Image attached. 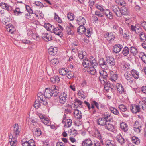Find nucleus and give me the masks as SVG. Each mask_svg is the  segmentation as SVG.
<instances>
[{
	"instance_id": "11",
	"label": "nucleus",
	"mask_w": 146,
	"mask_h": 146,
	"mask_svg": "<svg viewBox=\"0 0 146 146\" xmlns=\"http://www.w3.org/2000/svg\"><path fill=\"white\" fill-rule=\"evenodd\" d=\"M22 146H36L34 141L32 139H31L28 141H22Z\"/></svg>"
},
{
	"instance_id": "55",
	"label": "nucleus",
	"mask_w": 146,
	"mask_h": 146,
	"mask_svg": "<svg viewBox=\"0 0 146 146\" xmlns=\"http://www.w3.org/2000/svg\"><path fill=\"white\" fill-rule=\"evenodd\" d=\"M117 79V75L115 74L112 76L110 78V80L113 81H115Z\"/></svg>"
},
{
	"instance_id": "16",
	"label": "nucleus",
	"mask_w": 146,
	"mask_h": 146,
	"mask_svg": "<svg viewBox=\"0 0 146 146\" xmlns=\"http://www.w3.org/2000/svg\"><path fill=\"white\" fill-rule=\"evenodd\" d=\"M73 113L75 117L77 119H80L82 117V114L80 111L78 109H74Z\"/></svg>"
},
{
	"instance_id": "1",
	"label": "nucleus",
	"mask_w": 146,
	"mask_h": 146,
	"mask_svg": "<svg viewBox=\"0 0 146 146\" xmlns=\"http://www.w3.org/2000/svg\"><path fill=\"white\" fill-rule=\"evenodd\" d=\"M58 87L57 86L54 85L51 88H46L44 92V96L46 98H49L52 96L56 97L57 96L58 90L57 89Z\"/></svg>"
},
{
	"instance_id": "26",
	"label": "nucleus",
	"mask_w": 146,
	"mask_h": 146,
	"mask_svg": "<svg viewBox=\"0 0 146 146\" xmlns=\"http://www.w3.org/2000/svg\"><path fill=\"white\" fill-rule=\"evenodd\" d=\"M105 128L111 131L112 132L114 130V126L110 123H106L105 125Z\"/></svg>"
},
{
	"instance_id": "47",
	"label": "nucleus",
	"mask_w": 146,
	"mask_h": 146,
	"mask_svg": "<svg viewBox=\"0 0 146 146\" xmlns=\"http://www.w3.org/2000/svg\"><path fill=\"white\" fill-rule=\"evenodd\" d=\"M54 15L55 16L54 18L59 23H62V20L58 16V15L55 13H54Z\"/></svg>"
},
{
	"instance_id": "24",
	"label": "nucleus",
	"mask_w": 146,
	"mask_h": 146,
	"mask_svg": "<svg viewBox=\"0 0 146 146\" xmlns=\"http://www.w3.org/2000/svg\"><path fill=\"white\" fill-rule=\"evenodd\" d=\"M138 34L139 39L141 41L143 42L146 40V36L144 33L143 32H139Z\"/></svg>"
},
{
	"instance_id": "30",
	"label": "nucleus",
	"mask_w": 146,
	"mask_h": 146,
	"mask_svg": "<svg viewBox=\"0 0 146 146\" xmlns=\"http://www.w3.org/2000/svg\"><path fill=\"white\" fill-rule=\"evenodd\" d=\"M88 72L92 75H95L96 74V71L95 68V66L90 67L88 70Z\"/></svg>"
},
{
	"instance_id": "5",
	"label": "nucleus",
	"mask_w": 146,
	"mask_h": 146,
	"mask_svg": "<svg viewBox=\"0 0 146 146\" xmlns=\"http://www.w3.org/2000/svg\"><path fill=\"white\" fill-rule=\"evenodd\" d=\"M99 64L100 67L104 70H107L108 68L107 62L104 58H101L99 60Z\"/></svg>"
},
{
	"instance_id": "15",
	"label": "nucleus",
	"mask_w": 146,
	"mask_h": 146,
	"mask_svg": "<svg viewBox=\"0 0 146 146\" xmlns=\"http://www.w3.org/2000/svg\"><path fill=\"white\" fill-rule=\"evenodd\" d=\"M103 117L107 122H110L112 120L113 117L109 113H104L103 116Z\"/></svg>"
},
{
	"instance_id": "28",
	"label": "nucleus",
	"mask_w": 146,
	"mask_h": 146,
	"mask_svg": "<svg viewBox=\"0 0 146 146\" xmlns=\"http://www.w3.org/2000/svg\"><path fill=\"white\" fill-rule=\"evenodd\" d=\"M124 76L128 82H133V79L131 74L126 73L124 74Z\"/></svg>"
},
{
	"instance_id": "3",
	"label": "nucleus",
	"mask_w": 146,
	"mask_h": 146,
	"mask_svg": "<svg viewBox=\"0 0 146 146\" xmlns=\"http://www.w3.org/2000/svg\"><path fill=\"white\" fill-rule=\"evenodd\" d=\"M82 64L84 67L88 68L91 66H96L98 65V63L95 58L91 56L90 57L89 59L86 58L83 59Z\"/></svg>"
},
{
	"instance_id": "9",
	"label": "nucleus",
	"mask_w": 146,
	"mask_h": 146,
	"mask_svg": "<svg viewBox=\"0 0 146 146\" xmlns=\"http://www.w3.org/2000/svg\"><path fill=\"white\" fill-rule=\"evenodd\" d=\"M76 23L80 26L84 25L86 23V21L84 17L79 16L76 18Z\"/></svg>"
},
{
	"instance_id": "50",
	"label": "nucleus",
	"mask_w": 146,
	"mask_h": 146,
	"mask_svg": "<svg viewBox=\"0 0 146 146\" xmlns=\"http://www.w3.org/2000/svg\"><path fill=\"white\" fill-rule=\"evenodd\" d=\"M99 79L101 83L102 84H104L107 82V79L105 77H99Z\"/></svg>"
},
{
	"instance_id": "27",
	"label": "nucleus",
	"mask_w": 146,
	"mask_h": 146,
	"mask_svg": "<svg viewBox=\"0 0 146 146\" xmlns=\"http://www.w3.org/2000/svg\"><path fill=\"white\" fill-rule=\"evenodd\" d=\"M14 12L17 16L20 15L24 13V11L21 10L19 7H16L15 10H14Z\"/></svg>"
},
{
	"instance_id": "52",
	"label": "nucleus",
	"mask_w": 146,
	"mask_h": 146,
	"mask_svg": "<svg viewBox=\"0 0 146 146\" xmlns=\"http://www.w3.org/2000/svg\"><path fill=\"white\" fill-rule=\"evenodd\" d=\"M70 131V133L71 135L74 136L76 135L77 131L74 129H72Z\"/></svg>"
},
{
	"instance_id": "10",
	"label": "nucleus",
	"mask_w": 146,
	"mask_h": 146,
	"mask_svg": "<svg viewBox=\"0 0 146 146\" xmlns=\"http://www.w3.org/2000/svg\"><path fill=\"white\" fill-rule=\"evenodd\" d=\"M67 98L66 93L64 92L61 93L59 96V101L62 104H64L66 102Z\"/></svg>"
},
{
	"instance_id": "2",
	"label": "nucleus",
	"mask_w": 146,
	"mask_h": 146,
	"mask_svg": "<svg viewBox=\"0 0 146 146\" xmlns=\"http://www.w3.org/2000/svg\"><path fill=\"white\" fill-rule=\"evenodd\" d=\"M44 27L47 31H49L51 33L53 32L60 37H62L63 36V33L60 30L58 27L54 28V26L50 24L49 23H45L44 25Z\"/></svg>"
},
{
	"instance_id": "45",
	"label": "nucleus",
	"mask_w": 146,
	"mask_h": 146,
	"mask_svg": "<svg viewBox=\"0 0 146 146\" xmlns=\"http://www.w3.org/2000/svg\"><path fill=\"white\" fill-rule=\"evenodd\" d=\"M42 122L45 125L48 126H49L50 124V122L48 118H45L44 119H43Z\"/></svg>"
},
{
	"instance_id": "42",
	"label": "nucleus",
	"mask_w": 146,
	"mask_h": 146,
	"mask_svg": "<svg viewBox=\"0 0 146 146\" xmlns=\"http://www.w3.org/2000/svg\"><path fill=\"white\" fill-rule=\"evenodd\" d=\"M143 124L141 122L139 121H135L134 124V127H137L139 128H141L142 127Z\"/></svg>"
},
{
	"instance_id": "21",
	"label": "nucleus",
	"mask_w": 146,
	"mask_h": 146,
	"mask_svg": "<svg viewBox=\"0 0 146 146\" xmlns=\"http://www.w3.org/2000/svg\"><path fill=\"white\" fill-rule=\"evenodd\" d=\"M57 48L56 47L54 48L52 46L50 47L48 49V52L50 55L54 56L56 54Z\"/></svg>"
},
{
	"instance_id": "22",
	"label": "nucleus",
	"mask_w": 146,
	"mask_h": 146,
	"mask_svg": "<svg viewBox=\"0 0 146 146\" xmlns=\"http://www.w3.org/2000/svg\"><path fill=\"white\" fill-rule=\"evenodd\" d=\"M120 127L122 131L124 132H127L128 129L127 125L124 122H122L121 123Z\"/></svg>"
},
{
	"instance_id": "35",
	"label": "nucleus",
	"mask_w": 146,
	"mask_h": 146,
	"mask_svg": "<svg viewBox=\"0 0 146 146\" xmlns=\"http://www.w3.org/2000/svg\"><path fill=\"white\" fill-rule=\"evenodd\" d=\"M131 73L135 78L137 79L139 78V73L135 70H132L131 71Z\"/></svg>"
},
{
	"instance_id": "7",
	"label": "nucleus",
	"mask_w": 146,
	"mask_h": 146,
	"mask_svg": "<svg viewBox=\"0 0 146 146\" xmlns=\"http://www.w3.org/2000/svg\"><path fill=\"white\" fill-rule=\"evenodd\" d=\"M27 35L30 36L34 39L38 40L39 39V37L38 35L36 33L33 32V31L31 30H28L27 31Z\"/></svg>"
},
{
	"instance_id": "48",
	"label": "nucleus",
	"mask_w": 146,
	"mask_h": 146,
	"mask_svg": "<svg viewBox=\"0 0 146 146\" xmlns=\"http://www.w3.org/2000/svg\"><path fill=\"white\" fill-rule=\"evenodd\" d=\"M68 18L70 20H73L74 19V15L72 13H69L68 14Z\"/></svg>"
},
{
	"instance_id": "25",
	"label": "nucleus",
	"mask_w": 146,
	"mask_h": 146,
	"mask_svg": "<svg viewBox=\"0 0 146 146\" xmlns=\"http://www.w3.org/2000/svg\"><path fill=\"white\" fill-rule=\"evenodd\" d=\"M13 131L14 133L16 136L19 135L20 130L19 128L18 124L16 123L13 126Z\"/></svg>"
},
{
	"instance_id": "29",
	"label": "nucleus",
	"mask_w": 146,
	"mask_h": 146,
	"mask_svg": "<svg viewBox=\"0 0 146 146\" xmlns=\"http://www.w3.org/2000/svg\"><path fill=\"white\" fill-rule=\"evenodd\" d=\"M86 30V28L83 26V25H81L78 28L77 32L79 34H83Z\"/></svg>"
},
{
	"instance_id": "6",
	"label": "nucleus",
	"mask_w": 146,
	"mask_h": 146,
	"mask_svg": "<svg viewBox=\"0 0 146 146\" xmlns=\"http://www.w3.org/2000/svg\"><path fill=\"white\" fill-rule=\"evenodd\" d=\"M112 11L116 14L118 17H120L121 16V11L118 6L116 5H113L111 7Z\"/></svg>"
},
{
	"instance_id": "40",
	"label": "nucleus",
	"mask_w": 146,
	"mask_h": 146,
	"mask_svg": "<svg viewBox=\"0 0 146 146\" xmlns=\"http://www.w3.org/2000/svg\"><path fill=\"white\" fill-rule=\"evenodd\" d=\"M110 110L111 112L115 115H118L119 113L118 111L116 109L113 107H111L110 108Z\"/></svg>"
},
{
	"instance_id": "33",
	"label": "nucleus",
	"mask_w": 146,
	"mask_h": 146,
	"mask_svg": "<svg viewBox=\"0 0 146 146\" xmlns=\"http://www.w3.org/2000/svg\"><path fill=\"white\" fill-rule=\"evenodd\" d=\"M120 11L121 15L123 14V15H126L129 13L128 9L126 7H124V6L121 7Z\"/></svg>"
},
{
	"instance_id": "23",
	"label": "nucleus",
	"mask_w": 146,
	"mask_h": 146,
	"mask_svg": "<svg viewBox=\"0 0 146 146\" xmlns=\"http://www.w3.org/2000/svg\"><path fill=\"white\" fill-rule=\"evenodd\" d=\"M116 86L118 91L120 94H121L124 92V88L121 84L117 83Z\"/></svg>"
},
{
	"instance_id": "53",
	"label": "nucleus",
	"mask_w": 146,
	"mask_h": 146,
	"mask_svg": "<svg viewBox=\"0 0 146 146\" xmlns=\"http://www.w3.org/2000/svg\"><path fill=\"white\" fill-rule=\"evenodd\" d=\"M26 10L29 13H30L31 14L33 13L32 10L29 6L26 5Z\"/></svg>"
},
{
	"instance_id": "14",
	"label": "nucleus",
	"mask_w": 146,
	"mask_h": 146,
	"mask_svg": "<svg viewBox=\"0 0 146 146\" xmlns=\"http://www.w3.org/2000/svg\"><path fill=\"white\" fill-rule=\"evenodd\" d=\"M123 48V46L119 44H115L113 46V53H118Z\"/></svg>"
},
{
	"instance_id": "44",
	"label": "nucleus",
	"mask_w": 146,
	"mask_h": 146,
	"mask_svg": "<svg viewBox=\"0 0 146 146\" xmlns=\"http://www.w3.org/2000/svg\"><path fill=\"white\" fill-rule=\"evenodd\" d=\"M106 11H107V12H104V13L106 15V16L110 19H112L113 16L112 13L109 11L108 9L106 10Z\"/></svg>"
},
{
	"instance_id": "39",
	"label": "nucleus",
	"mask_w": 146,
	"mask_h": 146,
	"mask_svg": "<svg viewBox=\"0 0 146 146\" xmlns=\"http://www.w3.org/2000/svg\"><path fill=\"white\" fill-rule=\"evenodd\" d=\"M139 57L144 63H146V55L143 52L140 53Z\"/></svg>"
},
{
	"instance_id": "31",
	"label": "nucleus",
	"mask_w": 146,
	"mask_h": 146,
	"mask_svg": "<svg viewBox=\"0 0 146 146\" xmlns=\"http://www.w3.org/2000/svg\"><path fill=\"white\" fill-rule=\"evenodd\" d=\"M6 29L7 31L11 33H13L15 30V28L12 25H11L10 26L9 25H7Z\"/></svg>"
},
{
	"instance_id": "4",
	"label": "nucleus",
	"mask_w": 146,
	"mask_h": 146,
	"mask_svg": "<svg viewBox=\"0 0 146 146\" xmlns=\"http://www.w3.org/2000/svg\"><path fill=\"white\" fill-rule=\"evenodd\" d=\"M142 102L139 103L138 105H132L130 106V109L133 113L136 114L137 112L140 111V108L141 107L142 109L144 108L145 106L143 105Z\"/></svg>"
},
{
	"instance_id": "57",
	"label": "nucleus",
	"mask_w": 146,
	"mask_h": 146,
	"mask_svg": "<svg viewBox=\"0 0 146 146\" xmlns=\"http://www.w3.org/2000/svg\"><path fill=\"white\" fill-rule=\"evenodd\" d=\"M52 39L51 36L47 33L46 37L44 38V40L47 42L50 40Z\"/></svg>"
},
{
	"instance_id": "41",
	"label": "nucleus",
	"mask_w": 146,
	"mask_h": 146,
	"mask_svg": "<svg viewBox=\"0 0 146 146\" xmlns=\"http://www.w3.org/2000/svg\"><path fill=\"white\" fill-rule=\"evenodd\" d=\"M129 49L127 47H125L123 48L122 53L125 56H127L129 53Z\"/></svg>"
},
{
	"instance_id": "12",
	"label": "nucleus",
	"mask_w": 146,
	"mask_h": 146,
	"mask_svg": "<svg viewBox=\"0 0 146 146\" xmlns=\"http://www.w3.org/2000/svg\"><path fill=\"white\" fill-rule=\"evenodd\" d=\"M106 61L107 62V64H109L110 66H113L115 65V59L112 57H106Z\"/></svg>"
},
{
	"instance_id": "46",
	"label": "nucleus",
	"mask_w": 146,
	"mask_h": 146,
	"mask_svg": "<svg viewBox=\"0 0 146 146\" xmlns=\"http://www.w3.org/2000/svg\"><path fill=\"white\" fill-rule=\"evenodd\" d=\"M104 70H102L101 71H100L99 73L101 75V76L100 77H105L106 78V77H107L108 76V74H107V72H106Z\"/></svg>"
},
{
	"instance_id": "64",
	"label": "nucleus",
	"mask_w": 146,
	"mask_h": 146,
	"mask_svg": "<svg viewBox=\"0 0 146 146\" xmlns=\"http://www.w3.org/2000/svg\"><path fill=\"white\" fill-rule=\"evenodd\" d=\"M16 140L12 139L10 143L11 146H16Z\"/></svg>"
},
{
	"instance_id": "37",
	"label": "nucleus",
	"mask_w": 146,
	"mask_h": 146,
	"mask_svg": "<svg viewBox=\"0 0 146 146\" xmlns=\"http://www.w3.org/2000/svg\"><path fill=\"white\" fill-rule=\"evenodd\" d=\"M0 5L3 9L6 10L8 11H9V9L11 8L10 7L5 3H1Z\"/></svg>"
},
{
	"instance_id": "32",
	"label": "nucleus",
	"mask_w": 146,
	"mask_h": 146,
	"mask_svg": "<svg viewBox=\"0 0 146 146\" xmlns=\"http://www.w3.org/2000/svg\"><path fill=\"white\" fill-rule=\"evenodd\" d=\"M50 80L53 83H55L56 82H58L60 81V79L58 76H54L53 77L50 78Z\"/></svg>"
},
{
	"instance_id": "58",
	"label": "nucleus",
	"mask_w": 146,
	"mask_h": 146,
	"mask_svg": "<svg viewBox=\"0 0 146 146\" xmlns=\"http://www.w3.org/2000/svg\"><path fill=\"white\" fill-rule=\"evenodd\" d=\"M96 7L97 9L100 11L101 13L104 12V9L103 8L102 6L98 4H96Z\"/></svg>"
},
{
	"instance_id": "56",
	"label": "nucleus",
	"mask_w": 146,
	"mask_h": 146,
	"mask_svg": "<svg viewBox=\"0 0 146 146\" xmlns=\"http://www.w3.org/2000/svg\"><path fill=\"white\" fill-rule=\"evenodd\" d=\"M142 102V104L143 105L145 106V107H144V109H145V108H146V98L145 97H143L142 98L141 101H140L139 102V103H140V102Z\"/></svg>"
},
{
	"instance_id": "61",
	"label": "nucleus",
	"mask_w": 146,
	"mask_h": 146,
	"mask_svg": "<svg viewBox=\"0 0 146 146\" xmlns=\"http://www.w3.org/2000/svg\"><path fill=\"white\" fill-rule=\"evenodd\" d=\"M141 25L146 31V22L141 21L140 23Z\"/></svg>"
},
{
	"instance_id": "60",
	"label": "nucleus",
	"mask_w": 146,
	"mask_h": 146,
	"mask_svg": "<svg viewBox=\"0 0 146 146\" xmlns=\"http://www.w3.org/2000/svg\"><path fill=\"white\" fill-rule=\"evenodd\" d=\"M34 3L36 5L38 6H39L40 7H44V5L41 2L39 1H35Z\"/></svg>"
},
{
	"instance_id": "18",
	"label": "nucleus",
	"mask_w": 146,
	"mask_h": 146,
	"mask_svg": "<svg viewBox=\"0 0 146 146\" xmlns=\"http://www.w3.org/2000/svg\"><path fill=\"white\" fill-rule=\"evenodd\" d=\"M93 145L92 141L90 139H86L82 142V146H92Z\"/></svg>"
},
{
	"instance_id": "59",
	"label": "nucleus",
	"mask_w": 146,
	"mask_h": 146,
	"mask_svg": "<svg viewBox=\"0 0 146 146\" xmlns=\"http://www.w3.org/2000/svg\"><path fill=\"white\" fill-rule=\"evenodd\" d=\"M67 33L68 35H72L73 34V32L69 27H68L66 28Z\"/></svg>"
},
{
	"instance_id": "43",
	"label": "nucleus",
	"mask_w": 146,
	"mask_h": 146,
	"mask_svg": "<svg viewBox=\"0 0 146 146\" xmlns=\"http://www.w3.org/2000/svg\"><path fill=\"white\" fill-rule=\"evenodd\" d=\"M72 123V120L70 119H68L66 120L65 125V126L67 128L69 127L71 125Z\"/></svg>"
},
{
	"instance_id": "54",
	"label": "nucleus",
	"mask_w": 146,
	"mask_h": 146,
	"mask_svg": "<svg viewBox=\"0 0 146 146\" xmlns=\"http://www.w3.org/2000/svg\"><path fill=\"white\" fill-rule=\"evenodd\" d=\"M104 12L101 13L98 11H96L95 12V14L100 17H102L104 16Z\"/></svg>"
},
{
	"instance_id": "20",
	"label": "nucleus",
	"mask_w": 146,
	"mask_h": 146,
	"mask_svg": "<svg viewBox=\"0 0 146 146\" xmlns=\"http://www.w3.org/2000/svg\"><path fill=\"white\" fill-rule=\"evenodd\" d=\"M97 122L98 125L102 126L105 125L106 124L107 122L106 120L103 117L98 119L97 120Z\"/></svg>"
},
{
	"instance_id": "17",
	"label": "nucleus",
	"mask_w": 146,
	"mask_h": 146,
	"mask_svg": "<svg viewBox=\"0 0 146 146\" xmlns=\"http://www.w3.org/2000/svg\"><path fill=\"white\" fill-rule=\"evenodd\" d=\"M32 131L35 136H39L41 134V130L39 128H34L32 129Z\"/></svg>"
},
{
	"instance_id": "62",
	"label": "nucleus",
	"mask_w": 146,
	"mask_h": 146,
	"mask_svg": "<svg viewBox=\"0 0 146 146\" xmlns=\"http://www.w3.org/2000/svg\"><path fill=\"white\" fill-rule=\"evenodd\" d=\"M9 19L6 17H5L2 19V22L4 24L6 25L9 22Z\"/></svg>"
},
{
	"instance_id": "19",
	"label": "nucleus",
	"mask_w": 146,
	"mask_h": 146,
	"mask_svg": "<svg viewBox=\"0 0 146 146\" xmlns=\"http://www.w3.org/2000/svg\"><path fill=\"white\" fill-rule=\"evenodd\" d=\"M116 140L121 145H123L125 143V140L120 134L118 135L116 137Z\"/></svg>"
},
{
	"instance_id": "8",
	"label": "nucleus",
	"mask_w": 146,
	"mask_h": 146,
	"mask_svg": "<svg viewBox=\"0 0 146 146\" xmlns=\"http://www.w3.org/2000/svg\"><path fill=\"white\" fill-rule=\"evenodd\" d=\"M82 102L80 100L78 99H76L75 100V101L72 104V106L75 108V109H78L79 108H82Z\"/></svg>"
},
{
	"instance_id": "63",
	"label": "nucleus",
	"mask_w": 146,
	"mask_h": 146,
	"mask_svg": "<svg viewBox=\"0 0 146 146\" xmlns=\"http://www.w3.org/2000/svg\"><path fill=\"white\" fill-rule=\"evenodd\" d=\"M130 28L132 31H135V33L136 34H138V33H139V31H136V27L134 25H131L130 27Z\"/></svg>"
},
{
	"instance_id": "34",
	"label": "nucleus",
	"mask_w": 146,
	"mask_h": 146,
	"mask_svg": "<svg viewBox=\"0 0 146 146\" xmlns=\"http://www.w3.org/2000/svg\"><path fill=\"white\" fill-rule=\"evenodd\" d=\"M131 139L132 142L136 145H138L140 143V140L137 137L133 136Z\"/></svg>"
},
{
	"instance_id": "49",
	"label": "nucleus",
	"mask_w": 146,
	"mask_h": 146,
	"mask_svg": "<svg viewBox=\"0 0 146 146\" xmlns=\"http://www.w3.org/2000/svg\"><path fill=\"white\" fill-rule=\"evenodd\" d=\"M67 75V77L69 79L72 78L74 76V74L73 72L71 71H68L66 74Z\"/></svg>"
},
{
	"instance_id": "36",
	"label": "nucleus",
	"mask_w": 146,
	"mask_h": 146,
	"mask_svg": "<svg viewBox=\"0 0 146 146\" xmlns=\"http://www.w3.org/2000/svg\"><path fill=\"white\" fill-rule=\"evenodd\" d=\"M129 50L130 53L134 56L136 55L138 52L137 49L135 47H130Z\"/></svg>"
},
{
	"instance_id": "51",
	"label": "nucleus",
	"mask_w": 146,
	"mask_h": 146,
	"mask_svg": "<svg viewBox=\"0 0 146 146\" xmlns=\"http://www.w3.org/2000/svg\"><path fill=\"white\" fill-rule=\"evenodd\" d=\"M50 62L52 64L55 65L58 64L59 63V61L57 59L54 58L51 60Z\"/></svg>"
},
{
	"instance_id": "13",
	"label": "nucleus",
	"mask_w": 146,
	"mask_h": 146,
	"mask_svg": "<svg viewBox=\"0 0 146 146\" xmlns=\"http://www.w3.org/2000/svg\"><path fill=\"white\" fill-rule=\"evenodd\" d=\"M104 37L107 40L110 41L113 40L114 39L115 35L112 32L107 33L104 35Z\"/></svg>"
},
{
	"instance_id": "38",
	"label": "nucleus",
	"mask_w": 146,
	"mask_h": 146,
	"mask_svg": "<svg viewBox=\"0 0 146 146\" xmlns=\"http://www.w3.org/2000/svg\"><path fill=\"white\" fill-rule=\"evenodd\" d=\"M119 110L121 111L125 112L126 111L127 109L125 105L123 104L119 105L118 106Z\"/></svg>"
}]
</instances>
